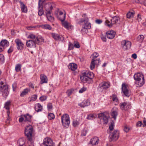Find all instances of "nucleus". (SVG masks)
I'll return each instance as SVG.
<instances>
[{
	"mask_svg": "<svg viewBox=\"0 0 146 146\" xmlns=\"http://www.w3.org/2000/svg\"><path fill=\"white\" fill-rule=\"evenodd\" d=\"M134 78L135 80V84L137 85V87L142 86L145 83L143 75L140 73H137L134 76Z\"/></svg>",
	"mask_w": 146,
	"mask_h": 146,
	"instance_id": "f03ea898",
	"label": "nucleus"
},
{
	"mask_svg": "<svg viewBox=\"0 0 146 146\" xmlns=\"http://www.w3.org/2000/svg\"><path fill=\"white\" fill-rule=\"evenodd\" d=\"M52 105L51 103H49L47 104V108L48 110L51 109L52 108Z\"/></svg>",
	"mask_w": 146,
	"mask_h": 146,
	"instance_id": "680f3d73",
	"label": "nucleus"
},
{
	"mask_svg": "<svg viewBox=\"0 0 146 146\" xmlns=\"http://www.w3.org/2000/svg\"><path fill=\"white\" fill-rule=\"evenodd\" d=\"M25 117V120L24 121V122H28L30 123L29 124V125H31V122L32 121V116L31 115H30L29 114H27L26 115H24Z\"/></svg>",
	"mask_w": 146,
	"mask_h": 146,
	"instance_id": "aec40b11",
	"label": "nucleus"
},
{
	"mask_svg": "<svg viewBox=\"0 0 146 146\" xmlns=\"http://www.w3.org/2000/svg\"><path fill=\"white\" fill-rule=\"evenodd\" d=\"M27 45L28 47L35 48L36 47V43L35 40H29L27 41Z\"/></svg>",
	"mask_w": 146,
	"mask_h": 146,
	"instance_id": "6ab92c4d",
	"label": "nucleus"
},
{
	"mask_svg": "<svg viewBox=\"0 0 146 146\" xmlns=\"http://www.w3.org/2000/svg\"><path fill=\"white\" fill-rule=\"evenodd\" d=\"M42 27L45 29L51 30L52 29L51 27L48 25H42Z\"/></svg>",
	"mask_w": 146,
	"mask_h": 146,
	"instance_id": "a18cd8bd",
	"label": "nucleus"
},
{
	"mask_svg": "<svg viewBox=\"0 0 146 146\" xmlns=\"http://www.w3.org/2000/svg\"><path fill=\"white\" fill-rule=\"evenodd\" d=\"M47 98L46 96H42L39 98V100L41 101H45Z\"/></svg>",
	"mask_w": 146,
	"mask_h": 146,
	"instance_id": "864d4df0",
	"label": "nucleus"
},
{
	"mask_svg": "<svg viewBox=\"0 0 146 146\" xmlns=\"http://www.w3.org/2000/svg\"><path fill=\"white\" fill-rule=\"evenodd\" d=\"M110 133L109 137L110 141H116L119 136V131L117 130H115L113 132H110Z\"/></svg>",
	"mask_w": 146,
	"mask_h": 146,
	"instance_id": "1a4fd4ad",
	"label": "nucleus"
},
{
	"mask_svg": "<svg viewBox=\"0 0 146 146\" xmlns=\"http://www.w3.org/2000/svg\"><path fill=\"white\" fill-rule=\"evenodd\" d=\"M37 95H34L32 96L31 98L30 101H35L37 99Z\"/></svg>",
	"mask_w": 146,
	"mask_h": 146,
	"instance_id": "8fccbe9b",
	"label": "nucleus"
},
{
	"mask_svg": "<svg viewBox=\"0 0 146 146\" xmlns=\"http://www.w3.org/2000/svg\"><path fill=\"white\" fill-rule=\"evenodd\" d=\"M134 15V12H129L126 14V16L127 18L131 19L133 17Z\"/></svg>",
	"mask_w": 146,
	"mask_h": 146,
	"instance_id": "f704fd0d",
	"label": "nucleus"
},
{
	"mask_svg": "<svg viewBox=\"0 0 146 146\" xmlns=\"http://www.w3.org/2000/svg\"><path fill=\"white\" fill-rule=\"evenodd\" d=\"M131 104L127 102H124L123 103H121L120 104V106L121 109L122 110H127L131 108Z\"/></svg>",
	"mask_w": 146,
	"mask_h": 146,
	"instance_id": "f8f14e48",
	"label": "nucleus"
},
{
	"mask_svg": "<svg viewBox=\"0 0 146 146\" xmlns=\"http://www.w3.org/2000/svg\"><path fill=\"white\" fill-rule=\"evenodd\" d=\"M48 117L49 120H52L54 119L55 115L53 113H48Z\"/></svg>",
	"mask_w": 146,
	"mask_h": 146,
	"instance_id": "58836bf2",
	"label": "nucleus"
},
{
	"mask_svg": "<svg viewBox=\"0 0 146 146\" xmlns=\"http://www.w3.org/2000/svg\"><path fill=\"white\" fill-rule=\"evenodd\" d=\"M93 57L92 59H94V60H97V59H96V58L97 57H98V54L96 52H95L93 54ZM99 60L100 59H99L98 60Z\"/></svg>",
	"mask_w": 146,
	"mask_h": 146,
	"instance_id": "de8ad7c7",
	"label": "nucleus"
},
{
	"mask_svg": "<svg viewBox=\"0 0 146 146\" xmlns=\"http://www.w3.org/2000/svg\"><path fill=\"white\" fill-rule=\"evenodd\" d=\"M17 85V82H14L12 85V87L13 88V90L15 91L16 90Z\"/></svg>",
	"mask_w": 146,
	"mask_h": 146,
	"instance_id": "6e6d98bb",
	"label": "nucleus"
},
{
	"mask_svg": "<svg viewBox=\"0 0 146 146\" xmlns=\"http://www.w3.org/2000/svg\"><path fill=\"white\" fill-rule=\"evenodd\" d=\"M122 91L124 96L126 97H129L131 94V92L127 88V86L125 84H123L122 85Z\"/></svg>",
	"mask_w": 146,
	"mask_h": 146,
	"instance_id": "9d476101",
	"label": "nucleus"
},
{
	"mask_svg": "<svg viewBox=\"0 0 146 146\" xmlns=\"http://www.w3.org/2000/svg\"><path fill=\"white\" fill-rule=\"evenodd\" d=\"M73 125L74 127H76L79 125V122L77 120H74L73 121Z\"/></svg>",
	"mask_w": 146,
	"mask_h": 146,
	"instance_id": "09e8293b",
	"label": "nucleus"
},
{
	"mask_svg": "<svg viewBox=\"0 0 146 146\" xmlns=\"http://www.w3.org/2000/svg\"><path fill=\"white\" fill-rule=\"evenodd\" d=\"M57 18L59 20L63 22L64 21L65 19V14H64V15H58L57 17Z\"/></svg>",
	"mask_w": 146,
	"mask_h": 146,
	"instance_id": "c9c22d12",
	"label": "nucleus"
},
{
	"mask_svg": "<svg viewBox=\"0 0 146 146\" xmlns=\"http://www.w3.org/2000/svg\"><path fill=\"white\" fill-rule=\"evenodd\" d=\"M142 124V123L141 121H139L137 122V127H139L141 126Z\"/></svg>",
	"mask_w": 146,
	"mask_h": 146,
	"instance_id": "774afa93",
	"label": "nucleus"
},
{
	"mask_svg": "<svg viewBox=\"0 0 146 146\" xmlns=\"http://www.w3.org/2000/svg\"><path fill=\"white\" fill-rule=\"evenodd\" d=\"M112 100L114 102H117V98L116 95L115 94H113L112 96Z\"/></svg>",
	"mask_w": 146,
	"mask_h": 146,
	"instance_id": "5fc2aeb1",
	"label": "nucleus"
},
{
	"mask_svg": "<svg viewBox=\"0 0 146 146\" xmlns=\"http://www.w3.org/2000/svg\"><path fill=\"white\" fill-rule=\"evenodd\" d=\"M144 38L143 35H140L137 37V40L139 42H141L143 40Z\"/></svg>",
	"mask_w": 146,
	"mask_h": 146,
	"instance_id": "ea45409f",
	"label": "nucleus"
},
{
	"mask_svg": "<svg viewBox=\"0 0 146 146\" xmlns=\"http://www.w3.org/2000/svg\"><path fill=\"white\" fill-rule=\"evenodd\" d=\"M110 85L109 82H103L100 84L99 88L101 90H106L110 87Z\"/></svg>",
	"mask_w": 146,
	"mask_h": 146,
	"instance_id": "ddd939ff",
	"label": "nucleus"
},
{
	"mask_svg": "<svg viewBox=\"0 0 146 146\" xmlns=\"http://www.w3.org/2000/svg\"><path fill=\"white\" fill-rule=\"evenodd\" d=\"M5 82L0 80V92L1 93L3 96L6 98L9 94L8 86L4 84Z\"/></svg>",
	"mask_w": 146,
	"mask_h": 146,
	"instance_id": "20e7f679",
	"label": "nucleus"
},
{
	"mask_svg": "<svg viewBox=\"0 0 146 146\" xmlns=\"http://www.w3.org/2000/svg\"><path fill=\"white\" fill-rule=\"evenodd\" d=\"M96 23L98 24H100L102 22V21L101 20L97 19L95 21Z\"/></svg>",
	"mask_w": 146,
	"mask_h": 146,
	"instance_id": "0e129e2a",
	"label": "nucleus"
},
{
	"mask_svg": "<svg viewBox=\"0 0 146 146\" xmlns=\"http://www.w3.org/2000/svg\"><path fill=\"white\" fill-rule=\"evenodd\" d=\"M36 36L34 34H30L28 36V38H31L32 40H36Z\"/></svg>",
	"mask_w": 146,
	"mask_h": 146,
	"instance_id": "a19ab883",
	"label": "nucleus"
},
{
	"mask_svg": "<svg viewBox=\"0 0 146 146\" xmlns=\"http://www.w3.org/2000/svg\"><path fill=\"white\" fill-rule=\"evenodd\" d=\"M82 16L83 18L81 19L78 23L79 24H81L82 23H84L85 25L84 27L87 29H90L91 28V24L90 23H88V19L87 17L86 14H84Z\"/></svg>",
	"mask_w": 146,
	"mask_h": 146,
	"instance_id": "423d86ee",
	"label": "nucleus"
},
{
	"mask_svg": "<svg viewBox=\"0 0 146 146\" xmlns=\"http://www.w3.org/2000/svg\"><path fill=\"white\" fill-rule=\"evenodd\" d=\"M62 123L63 126L68 128L70 124V120L69 115L67 114H64L61 116Z\"/></svg>",
	"mask_w": 146,
	"mask_h": 146,
	"instance_id": "39448f33",
	"label": "nucleus"
},
{
	"mask_svg": "<svg viewBox=\"0 0 146 146\" xmlns=\"http://www.w3.org/2000/svg\"><path fill=\"white\" fill-rule=\"evenodd\" d=\"M20 3V7L22 13H27L28 9L25 3L20 1H19Z\"/></svg>",
	"mask_w": 146,
	"mask_h": 146,
	"instance_id": "dca6fc26",
	"label": "nucleus"
},
{
	"mask_svg": "<svg viewBox=\"0 0 146 146\" xmlns=\"http://www.w3.org/2000/svg\"><path fill=\"white\" fill-rule=\"evenodd\" d=\"M36 27V26H29L27 27H26V28L28 30H33Z\"/></svg>",
	"mask_w": 146,
	"mask_h": 146,
	"instance_id": "13d9d810",
	"label": "nucleus"
},
{
	"mask_svg": "<svg viewBox=\"0 0 146 146\" xmlns=\"http://www.w3.org/2000/svg\"><path fill=\"white\" fill-rule=\"evenodd\" d=\"M111 114L112 117L113 118L114 120H115L117 115V111H113Z\"/></svg>",
	"mask_w": 146,
	"mask_h": 146,
	"instance_id": "4c0bfd02",
	"label": "nucleus"
},
{
	"mask_svg": "<svg viewBox=\"0 0 146 146\" xmlns=\"http://www.w3.org/2000/svg\"><path fill=\"white\" fill-rule=\"evenodd\" d=\"M13 48L12 46H11L8 50V53H11L13 51Z\"/></svg>",
	"mask_w": 146,
	"mask_h": 146,
	"instance_id": "e2e57ef3",
	"label": "nucleus"
},
{
	"mask_svg": "<svg viewBox=\"0 0 146 146\" xmlns=\"http://www.w3.org/2000/svg\"><path fill=\"white\" fill-rule=\"evenodd\" d=\"M87 30L85 27H82L81 31L82 33L83 34H84L87 33L88 32Z\"/></svg>",
	"mask_w": 146,
	"mask_h": 146,
	"instance_id": "49530a36",
	"label": "nucleus"
},
{
	"mask_svg": "<svg viewBox=\"0 0 146 146\" xmlns=\"http://www.w3.org/2000/svg\"><path fill=\"white\" fill-rule=\"evenodd\" d=\"M74 89L72 88L68 90L66 92V94L68 96H70L74 91Z\"/></svg>",
	"mask_w": 146,
	"mask_h": 146,
	"instance_id": "79ce46f5",
	"label": "nucleus"
},
{
	"mask_svg": "<svg viewBox=\"0 0 146 146\" xmlns=\"http://www.w3.org/2000/svg\"><path fill=\"white\" fill-rule=\"evenodd\" d=\"M40 1L41 0H39L38 3V7L39 8V9L38 11V15L40 16L42 15L44 13V11L43 9L42 8V7H41V9H40V8L41 7V5L40 4Z\"/></svg>",
	"mask_w": 146,
	"mask_h": 146,
	"instance_id": "c85d7f7f",
	"label": "nucleus"
},
{
	"mask_svg": "<svg viewBox=\"0 0 146 146\" xmlns=\"http://www.w3.org/2000/svg\"><path fill=\"white\" fill-rule=\"evenodd\" d=\"M11 103V102L10 101H8L6 102L4 105V108H5L7 110V111H9L10 109L9 106Z\"/></svg>",
	"mask_w": 146,
	"mask_h": 146,
	"instance_id": "473e14b6",
	"label": "nucleus"
},
{
	"mask_svg": "<svg viewBox=\"0 0 146 146\" xmlns=\"http://www.w3.org/2000/svg\"><path fill=\"white\" fill-rule=\"evenodd\" d=\"M62 24L65 28L67 29H71L73 26L70 25L68 23L67 21H63L62 23Z\"/></svg>",
	"mask_w": 146,
	"mask_h": 146,
	"instance_id": "cd10ccee",
	"label": "nucleus"
},
{
	"mask_svg": "<svg viewBox=\"0 0 146 146\" xmlns=\"http://www.w3.org/2000/svg\"><path fill=\"white\" fill-rule=\"evenodd\" d=\"M44 146H53V143L52 139L49 138H45L43 143Z\"/></svg>",
	"mask_w": 146,
	"mask_h": 146,
	"instance_id": "2eb2a0df",
	"label": "nucleus"
},
{
	"mask_svg": "<svg viewBox=\"0 0 146 146\" xmlns=\"http://www.w3.org/2000/svg\"><path fill=\"white\" fill-rule=\"evenodd\" d=\"M25 138H23L19 139V146H25Z\"/></svg>",
	"mask_w": 146,
	"mask_h": 146,
	"instance_id": "72a5a7b5",
	"label": "nucleus"
},
{
	"mask_svg": "<svg viewBox=\"0 0 146 146\" xmlns=\"http://www.w3.org/2000/svg\"><path fill=\"white\" fill-rule=\"evenodd\" d=\"M51 35L53 38L56 40H59L61 39L62 36L58 34L52 33Z\"/></svg>",
	"mask_w": 146,
	"mask_h": 146,
	"instance_id": "7c9ffc66",
	"label": "nucleus"
},
{
	"mask_svg": "<svg viewBox=\"0 0 146 146\" xmlns=\"http://www.w3.org/2000/svg\"><path fill=\"white\" fill-rule=\"evenodd\" d=\"M98 117L103 121L104 123L107 124L109 117V113L108 112H104L98 114Z\"/></svg>",
	"mask_w": 146,
	"mask_h": 146,
	"instance_id": "0eeeda50",
	"label": "nucleus"
},
{
	"mask_svg": "<svg viewBox=\"0 0 146 146\" xmlns=\"http://www.w3.org/2000/svg\"><path fill=\"white\" fill-rule=\"evenodd\" d=\"M54 6V4L52 2H50L46 3L44 5V8L46 10V13H48V11H51Z\"/></svg>",
	"mask_w": 146,
	"mask_h": 146,
	"instance_id": "4468645a",
	"label": "nucleus"
},
{
	"mask_svg": "<svg viewBox=\"0 0 146 146\" xmlns=\"http://www.w3.org/2000/svg\"><path fill=\"white\" fill-rule=\"evenodd\" d=\"M92 59L91 62L90 66V68L91 70L94 69L96 64L98 65L99 63L100 60H94Z\"/></svg>",
	"mask_w": 146,
	"mask_h": 146,
	"instance_id": "412c9836",
	"label": "nucleus"
},
{
	"mask_svg": "<svg viewBox=\"0 0 146 146\" xmlns=\"http://www.w3.org/2000/svg\"><path fill=\"white\" fill-rule=\"evenodd\" d=\"M98 137H94L91 139L90 143L92 145H96L98 143Z\"/></svg>",
	"mask_w": 146,
	"mask_h": 146,
	"instance_id": "5701e85b",
	"label": "nucleus"
},
{
	"mask_svg": "<svg viewBox=\"0 0 146 146\" xmlns=\"http://www.w3.org/2000/svg\"><path fill=\"white\" fill-rule=\"evenodd\" d=\"M30 90L28 88H26L20 94V96L21 97H23L25 95H26L27 93L29 92Z\"/></svg>",
	"mask_w": 146,
	"mask_h": 146,
	"instance_id": "c756f323",
	"label": "nucleus"
},
{
	"mask_svg": "<svg viewBox=\"0 0 146 146\" xmlns=\"http://www.w3.org/2000/svg\"><path fill=\"white\" fill-rule=\"evenodd\" d=\"M94 117V115L92 114H90L87 116V118L88 119H91Z\"/></svg>",
	"mask_w": 146,
	"mask_h": 146,
	"instance_id": "bf43d9fd",
	"label": "nucleus"
},
{
	"mask_svg": "<svg viewBox=\"0 0 146 146\" xmlns=\"http://www.w3.org/2000/svg\"><path fill=\"white\" fill-rule=\"evenodd\" d=\"M23 44L19 40V50H22L24 48Z\"/></svg>",
	"mask_w": 146,
	"mask_h": 146,
	"instance_id": "c03bdc74",
	"label": "nucleus"
},
{
	"mask_svg": "<svg viewBox=\"0 0 146 146\" xmlns=\"http://www.w3.org/2000/svg\"><path fill=\"white\" fill-rule=\"evenodd\" d=\"M137 20L139 22L141 21V19L140 15L138 14L137 16Z\"/></svg>",
	"mask_w": 146,
	"mask_h": 146,
	"instance_id": "338daca9",
	"label": "nucleus"
},
{
	"mask_svg": "<svg viewBox=\"0 0 146 146\" xmlns=\"http://www.w3.org/2000/svg\"><path fill=\"white\" fill-rule=\"evenodd\" d=\"M44 41V39L40 35L37 36L36 40H35L36 44L38 45L42 44L43 43Z\"/></svg>",
	"mask_w": 146,
	"mask_h": 146,
	"instance_id": "a211bd4d",
	"label": "nucleus"
},
{
	"mask_svg": "<svg viewBox=\"0 0 146 146\" xmlns=\"http://www.w3.org/2000/svg\"><path fill=\"white\" fill-rule=\"evenodd\" d=\"M41 84H42L44 83H47L48 82L47 77L44 75L41 74L40 76Z\"/></svg>",
	"mask_w": 146,
	"mask_h": 146,
	"instance_id": "b1692460",
	"label": "nucleus"
},
{
	"mask_svg": "<svg viewBox=\"0 0 146 146\" xmlns=\"http://www.w3.org/2000/svg\"><path fill=\"white\" fill-rule=\"evenodd\" d=\"M87 90V88L85 87H83L80 89L79 91V92L80 93H82L84 92L85 91Z\"/></svg>",
	"mask_w": 146,
	"mask_h": 146,
	"instance_id": "3c124183",
	"label": "nucleus"
},
{
	"mask_svg": "<svg viewBox=\"0 0 146 146\" xmlns=\"http://www.w3.org/2000/svg\"><path fill=\"white\" fill-rule=\"evenodd\" d=\"M88 132V130L86 129H84L82 132L81 135H82L86 136L87 133Z\"/></svg>",
	"mask_w": 146,
	"mask_h": 146,
	"instance_id": "603ef678",
	"label": "nucleus"
},
{
	"mask_svg": "<svg viewBox=\"0 0 146 146\" xmlns=\"http://www.w3.org/2000/svg\"><path fill=\"white\" fill-rule=\"evenodd\" d=\"M33 131V128L31 125L27 126L25 129V133L28 139V143L29 146H34V143L32 139Z\"/></svg>",
	"mask_w": 146,
	"mask_h": 146,
	"instance_id": "f257e3e1",
	"label": "nucleus"
},
{
	"mask_svg": "<svg viewBox=\"0 0 146 146\" xmlns=\"http://www.w3.org/2000/svg\"><path fill=\"white\" fill-rule=\"evenodd\" d=\"M131 42L130 41L124 40L121 42V45L124 50L130 49L131 46Z\"/></svg>",
	"mask_w": 146,
	"mask_h": 146,
	"instance_id": "9b49d317",
	"label": "nucleus"
},
{
	"mask_svg": "<svg viewBox=\"0 0 146 146\" xmlns=\"http://www.w3.org/2000/svg\"><path fill=\"white\" fill-rule=\"evenodd\" d=\"M114 124L112 123L109 125V129L110 131H112L114 129Z\"/></svg>",
	"mask_w": 146,
	"mask_h": 146,
	"instance_id": "4d7b16f0",
	"label": "nucleus"
},
{
	"mask_svg": "<svg viewBox=\"0 0 146 146\" xmlns=\"http://www.w3.org/2000/svg\"><path fill=\"white\" fill-rule=\"evenodd\" d=\"M90 104L89 100H85L80 103L78 104V105L81 107L84 108L85 106H87Z\"/></svg>",
	"mask_w": 146,
	"mask_h": 146,
	"instance_id": "4be33fe9",
	"label": "nucleus"
},
{
	"mask_svg": "<svg viewBox=\"0 0 146 146\" xmlns=\"http://www.w3.org/2000/svg\"><path fill=\"white\" fill-rule=\"evenodd\" d=\"M94 77V75L93 73L87 71L83 73L80 78L81 81L84 82L89 83Z\"/></svg>",
	"mask_w": 146,
	"mask_h": 146,
	"instance_id": "7ed1b4c3",
	"label": "nucleus"
},
{
	"mask_svg": "<svg viewBox=\"0 0 146 146\" xmlns=\"http://www.w3.org/2000/svg\"><path fill=\"white\" fill-rule=\"evenodd\" d=\"M129 128L127 126H125L124 128V131L126 132H128L129 131Z\"/></svg>",
	"mask_w": 146,
	"mask_h": 146,
	"instance_id": "69168bd1",
	"label": "nucleus"
},
{
	"mask_svg": "<svg viewBox=\"0 0 146 146\" xmlns=\"http://www.w3.org/2000/svg\"><path fill=\"white\" fill-rule=\"evenodd\" d=\"M10 113L9 111H7V120L6 121V123L7 124H9L11 120V118L9 117Z\"/></svg>",
	"mask_w": 146,
	"mask_h": 146,
	"instance_id": "e433bc0d",
	"label": "nucleus"
},
{
	"mask_svg": "<svg viewBox=\"0 0 146 146\" xmlns=\"http://www.w3.org/2000/svg\"><path fill=\"white\" fill-rule=\"evenodd\" d=\"M46 13L48 20L51 22L53 21L54 18L51 15L50 11H48V13Z\"/></svg>",
	"mask_w": 146,
	"mask_h": 146,
	"instance_id": "bb28decb",
	"label": "nucleus"
},
{
	"mask_svg": "<svg viewBox=\"0 0 146 146\" xmlns=\"http://www.w3.org/2000/svg\"><path fill=\"white\" fill-rule=\"evenodd\" d=\"M42 106L39 103L36 104L35 110L37 112L41 111L42 110Z\"/></svg>",
	"mask_w": 146,
	"mask_h": 146,
	"instance_id": "2f4dec72",
	"label": "nucleus"
},
{
	"mask_svg": "<svg viewBox=\"0 0 146 146\" xmlns=\"http://www.w3.org/2000/svg\"><path fill=\"white\" fill-rule=\"evenodd\" d=\"M119 20V18L116 16L113 17L110 21L107 19L105 21V25L108 27H111L113 25L117 23Z\"/></svg>",
	"mask_w": 146,
	"mask_h": 146,
	"instance_id": "6e6552de",
	"label": "nucleus"
},
{
	"mask_svg": "<svg viewBox=\"0 0 146 146\" xmlns=\"http://www.w3.org/2000/svg\"><path fill=\"white\" fill-rule=\"evenodd\" d=\"M0 46L3 47H6L9 45V42L6 40H2L0 43Z\"/></svg>",
	"mask_w": 146,
	"mask_h": 146,
	"instance_id": "393cba45",
	"label": "nucleus"
},
{
	"mask_svg": "<svg viewBox=\"0 0 146 146\" xmlns=\"http://www.w3.org/2000/svg\"><path fill=\"white\" fill-rule=\"evenodd\" d=\"M77 65L74 63H70L68 66L69 69H71L72 71H75L77 68Z\"/></svg>",
	"mask_w": 146,
	"mask_h": 146,
	"instance_id": "a878e982",
	"label": "nucleus"
},
{
	"mask_svg": "<svg viewBox=\"0 0 146 146\" xmlns=\"http://www.w3.org/2000/svg\"><path fill=\"white\" fill-rule=\"evenodd\" d=\"M115 32L112 30L108 31L106 32L107 37L110 39H112L115 37Z\"/></svg>",
	"mask_w": 146,
	"mask_h": 146,
	"instance_id": "f3484780",
	"label": "nucleus"
},
{
	"mask_svg": "<svg viewBox=\"0 0 146 146\" xmlns=\"http://www.w3.org/2000/svg\"><path fill=\"white\" fill-rule=\"evenodd\" d=\"M4 61V57L3 55L0 54V64H2L3 63Z\"/></svg>",
	"mask_w": 146,
	"mask_h": 146,
	"instance_id": "37998d69",
	"label": "nucleus"
},
{
	"mask_svg": "<svg viewBox=\"0 0 146 146\" xmlns=\"http://www.w3.org/2000/svg\"><path fill=\"white\" fill-rule=\"evenodd\" d=\"M138 3L141 4L146 3V0H137Z\"/></svg>",
	"mask_w": 146,
	"mask_h": 146,
	"instance_id": "052dcab7",
	"label": "nucleus"
}]
</instances>
